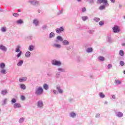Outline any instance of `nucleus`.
Returning <instances> with one entry per match:
<instances>
[{
    "label": "nucleus",
    "instance_id": "nucleus-1",
    "mask_svg": "<svg viewBox=\"0 0 125 125\" xmlns=\"http://www.w3.org/2000/svg\"><path fill=\"white\" fill-rule=\"evenodd\" d=\"M97 4H101L104 3L103 5H101L99 7V10H105L107 6H109V3H108V0H97L96 1Z\"/></svg>",
    "mask_w": 125,
    "mask_h": 125
},
{
    "label": "nucleus",
    "instance_id": "nucleus-2",
    "mask_svg": "<svg viewBox=\"0 0 125 125\" xmlns=\"http://www.w3.org/2000/svg\"><path fill=\"white\" fill-rule=\"evenodd\" d=\"M43 93V89H42V87L40 86L36 88L35 93L36 95H41V94H42Z\"/></svg>",
    "mask_w": 125,
    "mask_h": 125
},
{
    "label": "nucleus",
    "instance_id": "nucleus-3",
    "mask_svg": "<svg viewBox=\"0 0 125 125\" xmlns=\"http://www.w3.org/2000/svg\"><path fill=\"white\" fill-rule=\"evenodd\" d=\"M28 2L30 3L32 5H34V6H40L41 4L40 3V1H38L37 0H29Z\"/></svg>",
    "mask_w": 125,
    "mask_h": 125
},
{
    "label": "nucleus",
    "instance_id": "nucleus-4",
    "mask_svg": "<svg viewBox=\"0 0 125 125\" xmlns=\"http://www.w3.org/2000/svg\"><path fill=\"white\" fill-rule=\"evenodd\" d=\"M37 108L39 109H43V102L42 101L39 100L37 102Z\"/></svg>",
    "mask_w": 125,
    "mask_h": 125
},
{
    "label": "nucleus",
    "instance_id": "nucleus-5",
    "mask_svg": "<svg viewBox=\"0 0 125 125\" xmlns=\"http://www.w3.org/2000/svg\"><path fill=\"white\" fill-rule=\"evenodd\" d=\"M52 65H54L55 66H61L62 65V63L61 62L59 61H57L56 60H53L52 61Z\"/></svg>",
    "mask_w": 125,
    "mask_h": 125
},
{
    "label": "nucleus",
    "instance_id": "nucleus-6",
    "mask_svg": "<svg viewBox=\"0 0 125 125\" xmlns=\"http://www.w3.org/2000/svg\"><path fill=\"white\" fill-rule=\"evenodd\" d=\"M55 31L57 34H61L62 32H64V27H63V26H62L60 27V28H56Z\"/></svg>",
    "mask_w": 125,
    "mask_h": 125
},
{
    "label": "nucleus",
    "instance_id": "nucleus-7",
    "mask_svg": "<svg viewBox=\"0 0 125 125\" xmlns=\"http://www.w3.org/2000/svg\"><path fill=\"white\" fill-rule=\"evenodd\" d=\"M0 50H1L3 52H6L7 51V47L3 45V44H0Z\"/></svg>",
    "mask_w": 125,
    "mask_h": 125
},
{
    "label": "nucleus",
    "instance_id": "nucleus-8",
    "mask_svg": "<svg viewBox=\"0 0 125 125\" xmlns=\"http://www.w3.org/2000/svg\"><path fill=\"white\" fill-rule=\"evenodd\" d=\"M57 40H55L56 43H58L60 42H63V38L60 36H58L56 38Z\"/></svg>",
    "mask_w": 125,
    "mask_h": 125
},
{
    "label": "nucleus",
    "instance_id": "nucleus-9",
    "mask_svg": "<svg viewBox=\"0 0 125 125\" xmlns=\"http://www.w3.org/2000/svg\"><path fill=\"white\" fill-rule=\"evenodd\" d=\"M113 33H117L120 32V29H119V27L117 25H115L112 28Z\"/></svg>",
    "mask_w": 125,
    "mask_h": 125
},
{
    "label": "nucleus",
    "instance_id": "nucleus-10",
    "mask_svg": "<svg viewBox=\"0 0 125 125\" xmlns=\"http://www.w3.org/2000/svg\"><path fill=\"white\" fill-rule=\"evenodd\" d=\"M56 88L60 94H62V93H63V91L62 89H61V87L59 85L56 86Z\"/></svg>",
    "mask_w": 125,
    "mask_h": 125
},
{
    "label": "nucleus",
    "instance_id": "nucleus-11",
    "mask_svg": "<svg viewBox=\"0 0 125 125\" xmlns=\"http://www.w3.org/2000/svg\"><path fill=\"white\" fill-rule=\"evenodd\" d=\"M116 116L118 118H122V117H124V113L121 112H118L116 113Z\"/></svg>",
    "mask_w": 125,
    "mask_h": 125
},
{
    "label": "nucleus",
    "instance_id": "nucleus-12",
    "mask_svg": "<svg viewBox=\"0 0 125 125\" xmlns=\"http://www.w3.org/2000/svg\"><path fill=\"white\" fill-rule=\"evenodd\" d=\"M62 42L63 45H69V44H70V42H69L68 40H64Z\"/></svg>",
    "mask_w": 125,
    "mask_h": 125
},
{
    "label": "nucleus",
    "instance_id": "nucleus-13",
    "mask_svg": "<svg viewBox=\"0 0 125 125\" xmlns=\"http://www.w3.org/2000/svg\"><path fill=\"white\" fill-rule=\"evenodd\" d=\"M21 104H20L18 103H16L14 104V108H15V109H16L17 108H21Z\"/></svg>",
    "mask_w": 125,
    "mask_h": 125
},
{
    "label": "nucleus",
    "instance_id": "nucleus-14",
    "mask_svg": "<svg viewBox=\"0 0 125 125\" xmlns=\"http://www.w3.org/2000/svg\"><path fill=\"white\" fill-rule=\"evenodd\" d=\"M33 23L35 26H38L39 25V23H40V21L38 19H35L33 20Z\"/></svg>",
    "mask_w": 125,
    "mask_h": 125
},
{
    "label": "nucleus",
    "instance_id": "nucleus-15",
    "mask_svg": "<svg viewBox=\"0 0 125 125\" xmlns=\"http://www.w3.org/2000/svg\"><path fill=\"white\" fill-rule=\"evenodd\" d=\"M53 46L55 48H61V45L58 43H54Z\"/></svg>",
    "mask_w": 125,
    "mask_h": 125
},
{
    "label": "nucleus",
    "instance_id": "nucleus-16",
    "mask_svg": "<svg viewBox=\"0 0 125 125\" xmlns=\"http://www.w3.org/2000/svg\"><path fill=\"white\" fill-rule=\"evenodd\" d=\"M77 116V114L74 112H72L69 114L70 118H75Z\"/></svg>",
    "mask_w": 125,
    "mask_h": 125
},
{
    "label": "nucleus",
    "instance_id": "nucleus-17",
    "mask_svg": "<svg viewBox=\"0 0 125 125\" xmlns=\"http://www.w3.org/2000/svg\"><path fill=\"white\" fill-rule=\"evenodd\" d=\"M26 81H27V77H25L19 79V82H20V83H22V82H26Z\"/></svg>",
    "mask_w": 125,
    "mask_h": 125
},
{
    "label": "nucleus",
    "instance_id": "nucleus-18",
    "mask_svg": "<svg viewBox=\"0 0 125 125\" xmlns=\"http://www.w3.org/2000/svg\"><path fill=\"white\" fill-rule=\"evenodd\" d=\"M43 88L44 89H45V90H48V89L49 88V87L47 83H44L43 85Z\"/></svg>",
    "mask_w": 125,
    "mask_h": 125
},
{
    "label": "nucleus",
    "instance_id": "nucleus-19",
    "mask_svg": "<svg viewBox=\"0 0 125 125\" xmlns=\"http://www.w3.org/2000/svg\"><path fill=\"white\" fill-rule=\"evenodd\" d=\"M25 55L26 58H29V57H31V52L30 51L26 52L25 54Z\"/></svg>",
    "mask_w": 125,
    "mask_h": 125
},
{
    "label": "nucleus",
    "instance_id": "nucleus-20",
    "mask_svg": "<svg viewBox=\"0 0 125 125\" xmlns=\"http://www.w3.org/2000/svg\"><path fill=\"white\" fill-rule=\"evenodd\" d=\"M8 92L7 90H2L1 92V94L2 95H6Z\"/></svg>",
    "mask_w": 125,
    "mask_h": 125
},
{
    "label": "nucleus",
    "instance_id": "nucleus-21",
    "mask_svg": "<svg viewBox=\"0 0 125 125\" xmlns=\"http://www.w3.org/2000/svg\"><path fill=\"white\" fill-rule=\"evenodd\" d=\"M34 48H35V46H34L33 45H30L29 46L28 50H29V51H33V50H34Z\"/></svg>",
    "mask_w": 125,
    "mask_h": 125
},
{
    "label": "nucleus",
    "instance_id": "nucleus-22",
    "mask_svg": "<svg viewBox=\"0 0 125 125\" xmlns=\"http://www.w3.org/2000/svg\"><path fill=\"white\" fill-rule=\"evenodd\" d=\"M55 37V34L54 32H51L49 35V39H52Z\"/></svg>",
    "mask_w": 125,
    "mask_h": 125
},
{
    "label": "nucleus",
    "instance_id": "nucleus-23",
    "mask_svg": "<svg viewBox=\"0 0 125 125\" xmlns=\"http://www.w3.org/2000/svg\"><path fill=\"white\" fill-rule=\"evenodd\" d=\"M58 71H59V72H61L62 73H65V72H66V70H65V69L64 68H58Z\"/></svg>",
    "mask_w": 125,
    "mask_h": 125
},
{
    "label": "nucleus",
    "instance_id": "nucleus-24",
    "mask_svg": "<svg viewBox=\"0 0 125 125\" xmlns=\"http://www.w3.org/2000/svg\"><path fill=\"white\" fill-rule=\"evenodd\" d=\"M20 87L21 89H23L25 90L26 89V85L24 84H21L20 85Z\"/></svg>",
    "mask_w": 125,
    "mask_h": 125
},
{
    "label": "nucleus",
    "instance_id": "nucleus-25",
    "mask_svg": "<svg viewBox=\"0 0 125 125\" xmlns=\"http://www.w3.org/2000/svg\"><path fill=\"white\" fill-rule=\"evenodd\" d=\"M86 51L88 53H90L92 52V51H93V49L92 48H87Z\"/></svg>",
    "mask_w": 125,
    "mask_h": 125
},
{
    "label": "nucleus",
    "instance_id": "nucleus-26",
    "mask_svg": "<svg viewBox=\"0 0 125 125\" xmlns=\"http://www.w3.org/2000/svg\"><path fill=\"white\" fill-rule=\"evenodd\" d=\"M83 21H86V20H88V17L87 16H82L81 17Z\"/></svg>",
    "mask_w": 125,
    "mask_h": 125
},
{
    "label": "nucleus",
    "instance_id": "nucleus-27",
    "mask_svg": "<svg viewBox=\"0 0 125 125\" xmlns=\"http://www.w3.org/2000/svg\"><path fill=\"white\" fill-rule=\"evenodd\" d=\"M17 24H19L20 25H21V24H23L24 23V21L21 19L18 20L16 21Z\"/></svg>",
    "mask_w": 125,
    "mask_h": 125
},
{
    "label": "nucleus",
    "instance_id": "nucleus-28",
    "mask_svg": "<svg viewBox=\"0 0 125 125\" xmlns=\"http://www.w3.org/2000/svg\"><path fill=\"white\" fill-rule=\"evenodd\" d=\"M23 62H24L23 61V60H20L19 62L17 63V65L19 66H22V65H23Z\"/></svg>",
    "mask_w": 125,
    "mask_h": 125
},
{
    "label": "nucleus",
    "instance_id": "nucleus-29",
    "mask_svg": "<svg viewBox=\"0 0 125 125\" xmlns=\"http://www.w3.org/2000/svg\"><path fill=\"white\" fill-rule=\"evenodd\" d=\"M5 67V63L2 62L0 64V68H1V69H4V68Z\"/></svg>",
    "mask_w": 125,
    "mask_h": 125
},
{
    "label": "nucleus",
    "instance_id": "nucleus-30",
    "mask_svg": "<svg viewBox=\"0 0 125 125\" xmlns=\"http://www.w3.org/2000/svg\"><path fill=\"white\" fill-rule=\"evenodd\" d=\"M61 75V73L60 72H57L56 74V76H55L56 79H59L60 78Z\"/></svg>",
    "mask_w": 125,
    "mask_h": 125
},
{
    "label": "nucleus",
    "instance_id": "nucleus-31",
    "mask_svg": "<svg viewBox=\"0 0 125 125\" xmlns=\"http://www.w3.org/2000/svg\"><path fill=\"white\" fill-rule=\"evenodd\" d=\"M119 54L120 56H124L125 55V52L123 50H121L119 51Z\"/></svg>",
    "mask_w": 125,
    "mask_h": 125
},
{
    "label": "nucleus",
    "instance_id": "nucleus-32",
    "mask_svg": "<svg viewBox=\"0 0 125 125\" xmlns=\"http://www.w3.org/2000/svg\"><path fill=\"white\" fill-rule=\"evenodd\" d=\"M63 8H62L61 10L59 11V12H58V15H61V14H63Z\"/></svg>",
    "mask_w": 125,
    "mask_h": 125
},
{
    "label": "nucleus",
    "instance_id": "nucleus-33",
    "mask_svg": "<svg viewBox=\"0 0 125 125\" xmlns=\"http://www.w3.org/2000/svg\"><path fill=\"white\" fill-rule=\"evenodd\" d=\"M107 41L108 42H109V43L112 42V38H111V37L110 36L107 37Z\"/></svg>",
    "mask_w": 125,
    "mask_h": 125
},
{
    "label": "nucleus",
    "instance_id": "nucleus-34",
    "mask_svg": "<svg viewBox=\"0 0 125 125\" xmlns=\"http://www.w3.org/2000/svg\"><path fill=\"white\" fill-rule=\"evenodd\" d=\"M7 101V98L4 99L2 101V105H5L6 104Z\"/></svg>",
    "mask_w": 125,
    "mask_h": 125
},
{
    "label": "nucleus",
    "instance_id": "nucleus-35",
    "mask_svg": "<svg viewBox=\"0 0 125 125\" xmlns=\"http://www.w3.org/2000/svg\"><path fill=\"white\" fill-rule=\"evenodd\" d=\"M0 31H2L3 33H5V32H6V27H1L0 29Z\"/></svg>",
    "mask_w": 125,
    "mask_h": 125
},
{
    "label": "nucleus",
    "instance_id": "nucleus-36",
    "mask_svg": "<svg viewBox=\"0 0 125 125\" xmlns=\"http://www.w3.org/2000/svg\"><path fill=\"white\" fill-rule=\"evenodd\" d=\"M99 96L101 98H105V95H104L102 92H100Z\"/></svg>",
    "mask_w": 125,
    "mask_h": 125
},
{
    "label": "nucleus",
    "instance_id": "nucleus-37",
    "mask_svg": "<svg viewBox=\"0 0 125 125\" xmlns=\"http://www.w3.org/2000/svg\"><path fill=\"white\" fill-rule=\"evenodd\" d=\"M53 74H52V72H51V71H49L47 73V76L48 77H52L53 76Z\"/></svg>",
    "mask_w": 125,
    "mask_h": 125
},
{
    "label": "nucleus",
    "instance_id": "nucleus-38",
    "mask_svg": "<svg viewBox=\"0 0 125 125\" xmlns=\"http://www.w3.org/2000/svg\"><path fill=\"white\" fill-rule=\"evenodd\" d=\"M99 61H101L102 62L104 61V60H105V58H104V57L100 56L99 57Z\"/></svg>",
    "mask_w": 125,
    "mask_h": 125
},
{
    "label": "nucleus",
    "instance_id": "nucleus-39",
    "mask_svg": "<svg viewBox=\"0 0 125 125\" xmlns=\"http://www.w3.org/2000/svg\"><path fill=\"white\" fill-rule=\"evenodd\" d=\"M86 1L89 2L90 4H93L94 3V0H86Z\"/></svg>",
    "mask_w": 125,
    "mask_h": 125
},
{
    "label": "nucleus",
    "instance_id": "nucleus-40",
    "mask_svg": "<svg viewBox=\"0 0 125 125\" xmlns=\"http://www.w3.org/2000/svg\"><path fill=\"white\" fill-rule=\"evenodd\" d=\"M21 51L20 50V46H18L17 48L15 50V52H21Z\"/></svg>",
    "mask_w": 125,
    "mask_h": 125
},
{
    "label": "nucleus",
    "instance_id": "nucleus-41",
    "mask_svg": "<svg viewBox=\"0 0 125 125\" xmlns=\"http://www.w3.org/2000/svg\"><path fill=\"white\" fill-rule=\"evenodd\" d=\"M25 120V119L23 117L20 118V119L19 121V122L20 123V124H22V123H23L24 122V121Z\"/></svg>",
    "mask_w": 125,
    "mask_h": 125
},
{
    "label": "nucleus",
    "instance_id": "nucleus-42",
    "mask_svg": "<svg viewBox=\"0 0 125 125\" xmlns=\"http://www.w3.org/2000/svg\"><path fill=\"white\" fill-rule=\"evenodd\" d=\"M115 83L116 84H121L122 83V82L118 80H116L115 81Z\"/></svg>",
    "mask_w": 125,
    "mask_h": 125
},
{
    "label": "nucleus",
    "instance_id": "nucleus-43",
    "mask_svg": "<svg viewBox=\"0 0 125 125\" xmlns=\"http://www.w3.org/2000/svg\"><path fill=\"white\" fill-rule=\"evenodd\" d=\"M94 21H95V22H99V21H100V18H95L94 19Z\"/></svg>",
    "mask_w": 125,
    "mask_h": 125
},
{
    "label": "nucleus",
    "instance_id": "nucleus-44",
    "mask_svg": "<svg viewBox=\"0 0 125 125\" xmlns=\"http://www.w3.org/2000/svg\"><path fill=\"white\" fill-rule=\"evenodd\" d=\"M6 70H5V69H3V70H1V71H0V73H1V74H6Z\"/></svg>",
    "mask_w": 125,
    "mask_h": 125
},
{
    "label": "nucleus",
    "instance_id": "nucleus-45",
    "mask_svg": "<svg viewBox=\"0 0 125 125\" xmlns=\"http://www.w3.org/2000/svg\"><path fill=\"white\" fill-rule=\"evenodd\" d=\"M13 16H14V17H18V16H19V14L17 13H13Z\"/></svg>",
    "mask_w": 125,
    "mask_h": 125
},
{
    "label": "nucleus",
    "instance_id": "nucleus-46",
    "mask_svg": "<svg viewBox=\"0 0 125 125\" xmlns=\"http://www.w3.org/2000/svg\"><path fill=\"white\" fill-rule=\"evenodd\" d=\"M21 55H22V52H20L19 53H18L17 55V57L18 58H19V57H20V56H21Z\"/></svg>",
    "mask_w": 125,
    "mask_h": 125
},
{
    "label": "nucleus",
    "instance_id": "nucleus-47",
    "mask_svg": "<svg viewBox=\"0 0 125 125\" xmlns=\"http://www.w3.org/2000/svg\"><path fill=\"white\" fill-rule=\"evenodd\" d=\"M120 64L121 66H122L123 67V66H124L125 65V62L123 61H121L120 62Z\"/></svg>",
    "mask_w": 125,
    "mask_h": 125
},
{
    "label": "nucleus",
    "instance_id": "nucleus-48",
    "mask_svg": "<svg viewBox=\"0 0 125 125\" xmlns=\"http://www.w3.org/2000/svg\"><path fill=\"white\" fill-rule=\"evenodd\" d=\"M88 33L90 34H92L93 33H94V30H89Z\"/></svg>",
    "mask_w": 125,
    "mask_h": 125
},
{
    "label": "nucleus",
    "instance_id": "nucleus-49",
    "mask_svg": "<svg viewBox=\"0 0 125 125\" xmlns=\"http://www.w3.org/2000/svg\"><path fill=\"white\" fill-rule=\"evenodd\" d=\"M16 102H17L16 99H14V98L12 99V100H11V103H13V104L16 103Z\"/></svg>",
    "mask_w": 125,
    "mask_h": 125
},
{
    "label": "nucleus",
    "instance_id": "nucleus-50",
    "mask_svg": "<svg viewBox=\"0 0 125 125\" xmlns=\"http://www.w3.org/2000/svg\"><path fill=\"white\" fill-rule=\"evenodd\" d=\"M99 24L100 26H103V25H104V21H101L99 22Z\"/></svg>",
    "mask_w": 125,
    "mask_h": 125
},
{
    "label": "nucleus",
    "instance_id": "nucleus-51",
    "mask_svg": "<svg viewBox=\"0 0 125 125\" xmlns=\"http://www.w3.org/2000/svg\"><path fill=\"white\" fill-rule=\"evenodd\" d=\"M95 118H96L97 119H99V118H100V114L97 113L96 116H95Z\"/></svg>",
    "mask_w": 125,
    "mask_h": 125
},
{
    "label": "nucleus",
    "instance_id": "nucleus-52",
    "mask_svg": "<svg viewBox=\"0 0 125 125\" xmlns=\"http://www.w3.org/2000/svg\"><path fill=\"white\" fill-rule=\"evenodd\" d=\"M112 65L111 64H108L107 65V69H108V70H110V69H111V68H112Z\"/></svg>",
    "mask_w": 125,
    "mask_h": 125
},
{
    "label": "nucleus",
    "instance_id": "nucleus-53",
    "mask_svg": "<svg viewBox=\"0 0 125 125\" xmlns=\"http://www.w3.org/2000/svg\"><path fill=\"white\" fill-rule=\"evenodd\" d=\"M47 28V26L46 25H43L42 27V30H45Z\"/></svg>",
    "mask_w": 125,
    "mask_h": 125
},
{
    "label": "nucleus",
    "instance_id": "nucleus-54",
    "mask_svg": "<svg viewBox=\"0 0 125 125\" xmlns=\"http://www.w3.org/2000/svg\"><path fill=\"white\" fill-rule=\"evenodd\" d=\"M27 40H32L33 39V36H29L27 37Z\"/></svg>",
    "mask_w": 125,
    "mask_h": 125
},
{
    "label": "nucleus",
    "instance_id": "nucleus-55",
    "mask_svg": "<svg viewBox=\"0 0 125 125\" xmlns=\"http://www.w3.org/2000/svg\"><path fill=\"white\" fill-rule=\"evenodd\" d=\"M86 11V9L85 7H83L82 10V12H85Z\"/></svg>",
    "mask_w": 125,
    "mask_h": 125
},
{
    "label": "nucleus",
    "instance_id": "nucleus-56",
    "mask_svg": "<svg viewBox=\"0 0 125 125\" xmlns=\"http://www.w3.org/2000/svg\"><path fill=\"white\" fill-rule=\"evenodd\" d=\"M21 100H25V96H23V95H21Z\"/></svg>",
    "mask_w": 125,
    "mask_h": 125
},
{
    "label": "nucleus",
    "instance_id": "nucleus-57",
    "mask_svg": "<svg viewBox=\"0 0 125 125\" xmlns=\"http://www.w3.org/2000/svg\"><path fill=\"white\" fill-rule=\"evenodd\" d=\"M53 93H54V94H58V92H57V91L56 90H54L53 91Z\"/></svg>",
    "mask_w": 125,
    "mask_h": 125
},
{
    "label": "nucleus",
    "instance_id": "nucleus-58",
    "mask_svg": "<svg viewBox=\"0 0 125 125\" xmlns=\"http://www.w3.org/2000/svg\"><path fill=\"white\" fill-rule=\"evenodd\" d=\"M111 2H112L113 3H115L116 2L115 0H110Z\"/></svg>",
    "mask_w": 125,
    "mask_h": 125
},
{
    "label": "nucleus",
    "instance_id": "nucleus-59",
    "mask_svg": "<svg viewBox=\"0 0 125 125\" xmlns=\"http://www.w3.org/2000/svg\"><path fill=\"white\" fill-rule=\"evenodd\" d=\"M72 101H73V99H69V102H72Z\"/></svg>",
    "mask_w": 125,
    "mask_h": 125
},
{
    "label": "nucleus",
    "instance_id": "nucleus-60",
    "mask_svg": "<svg viewBox=\"0 0 125 125\" xmlns=\"http://www.w3.org/2000/svg\"><path fill=\"white\" fill-rule=\"evenodd\" d=\"M113 99H116V96L115 95L112 96Z\"/></svg>",
    "mask_w": 125,
    "mask_h": 125
},
{
    "label": "nucleus",
    "instance_id": "nucleus-61",
    "mask_svg": "<svg viewBox=\"0 0 125 125\" xmlns=\"http://www.w3.org/2000/svg\"><path fill=\"white\" fill-rule=\"evenodd\" d=\"M77 61L78 62H80L81 61V58H79L78 59H77Z\"/></svg>",
    "mask_w": 125,
    "mask_h": 125
},
{
    "label": "nucleus",
    "instance_id": "nucleus-62",
    "mask_svg": "<svg viewBox=\"0 0 125 125\" xmlns=\"http://www.w3.org/2000/svg\"><path fill=\"white\" fill-rule=\"evenodd\" d=\"M38 13H41V10L40 9L38 10Z\"/></svg>",
    "mask_w": 125,
    "mask_h": 125
},
{
    "label": "nucleus",
    "instance_id": "nucleus-63",
    "mask_svg": "<svg viewBox=\"0 0 125 125\" xmlns=\"http://www.w3.org/2000/svg\"><path fill=\"white\" fill-rule=\"evenodd\" d=\"M104 104H108V102L105 101V102H104Z\"/></svg>",
    "mask_w": 125,
    "mask_h": 125
},
{
    "label": "nucleus",
    "instance_id": "nucleus-64",
    "mask_svg": "<svg viewBox=\"0 0 125 125\" xmlns=\"http://www.w3.org/2000/svg\"><path fill=\"white\" fill-rule=\"evenodd\" d=\"M119 7H120V8H121L122 7V5H119Z\"/></svg>",
    "mask_w": 125,
    "mask_h": 125
}]
</instances>
